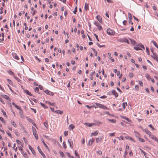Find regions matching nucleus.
Wrapping results in <instances>:
<instances>
[{
    "label": "nucleus",
    "mask_w": 158,
    "mask_h": 158,
    "mask_svg": "<svg viewBox=\"0 0 158 158\" xmlns=\"http://www.w3.org/2000/svg\"><path fill=\"white\" fill-rule=\"evenodd\" d=\"M107 33L109 35H114L115 33V31L110 29V28H108L106 31Z\"/></svg>",
    "instance_id": "1"
},
{
    "label": "nucleus",
    "mask_w": 158,
    "mask_h": 158,
    "mask_svg": "<svg viewBox=\"0 0 158 158\" xmlns=\"http://www.w3.org/2000/svg\"><path fill=\"white\" fill-rule=\"evenodd\" d=\"M95 104L97 106V107H99V108H102L104 109H108L105 106L101 104L100 103H95Z\"/></svg>",
    "instance_id": "2"
},
{
    "label": "nucleus",
    "mask_w": 158,
    "mask_h": 158,
    "mask_svg": "<svg viewBox=\"0 0 158 158\" xmlns=\"http://www.w3.org/2000/svg\"><path fill=\"white\" fill-rule=\"evenodd\" d=\"M128 18L129 19V20L128 21V23H129V24L131 23V25H132L133 24V23H132V16L131 14L130 13H128Z\"/></svg>",
    "instance_id": "3"
},
{
    "label": "nucleus",
    "mask_w": 158,
    "mask_h": 158,
    "mask_svg": "<svg viewBox=\"0 0 158 158\" xmlns=\"http://www.w3.org/2000/svg\"><path fill=\"white\" fill-rule=\"evenodd\" d=\"M37 149L39 152L40 153L41 155L44 158H46L45 155L44 154L43 152L41 151V149L39 147V146L37 147Z\"/></svg>",
    "instance_id": "4"
},
{
    "label": "nucleus",
    "mask_w": 158,
    "mask_h": 158,
    "mask_svg": "<svg viewBox=\"0 0 158 158\" xmlns=\"http://www.w3.org/2000/svg\"><path fill=\"white\" fill-rule=\"evenodd\" d=\"M94 24L96 25L98 27V29L99 30L102 29V28L101 26L100 25L99 23L98 22H95Z\"/></svg>",
    "instance_id": "5"
},
{
    "label": "nucleus",
    "mask_w": 158,
    "mask_h": 158,
    "mask_svg": "<svg viewBox=\"0 0 158 158\" xmlns=\"http://www.w3.org/2000/svg\"><path fill=\"white\" fill-rule=\"evenodd\" d=\"M44 92L47 94L50 95L51 96H53L54 94V93L50 91L48 89L45 90L44 91Z\"/></svg>",
    "instance_id": "6"
},
{
    "label": "nucleus",
    "mask_w": 158,
    "mask_h": 158,
    "mask_svg": "<svg viewBox=\"0 0 158 158\" xmlns=\"http://www.w3.org/2000/svg\"><path fill=\"white\" fill-rule=\"evenodd\" d=\"M12 56L13 57L17 60H19V57L15 53H12Z\"/></svg>",
    "instance_id": "7"
},
{
    "label": "nucleus",
    "mask_w": 158,
    "mask_h": 158,
    "mask_svg": "<svg viewBox=\"0 0 158 158\" xmlns=\"http://www.w3.org/2000/svg\"><path fill=\"white\" fill-rule=\"evenodd\" d=\"M95 139L94 138H92L91 139H90L88 142V145H91L93 143Z\"/></svg>",
    "instance_id": "8"
},
{
    "label": "nucleus",
    "mask_w": 158,
    "mask_h": 158,
    "mask_svg": "<svg viewBox=\"0 0 158 158\" xmlns=\"http://www.w3.org/2000/svg\"><path fill=\"white\" fill-rule=\"evenodd\" d=\"M28 147L29 149L31 150V151L32 152V154L34 155H35V152L33 148L30 146V145H29Z\"/></svg>",
    "instance_id": "9"
},
{
    "label": "nucleus",
    "mask_w": 158,
    "mask_h": 158,
    "mask_svg": "<svg viewBox=\"0 0 158 158\" xmlns=\"http://www.w3.org/2000/svg\"><path fill=\"white\" fill-rule=\"evenodd\" d=\"M1 96L3 98H5L6 99L8 100L9 101H10V98L8 96L4 94H1Z\"/></svg>",
    "instance_id": "10"
},
{
    "label": "nucleus",
    "mask_w": 158,
    "mask_h": 158,
    "mask_svg": "<svg viewBox=\"0 0 158 158\" xmlns=\"http://www.w3.org/2000/svg\"><path fill=\"white\" fill-rule=\"evenodd\" d=\"M112 94L115 96L116 98L118 96V94L115 90L112 91Z\"/></svg>",
    "instance_id": "11"
},
{
    "label": "nucleus",
    "mask_w": 158,
    "mask_h": 158,
    "mask_svg": "<svg viewBox=\"0 0 158 158\" xmlns=\"http://www.w3.org/2000/svg\"><path fill=\"white\" fill-rule=\"evenodd\" d=\"M98 133V131H96L94 132H92L91 134V136H96Z\"/></svg>",
    "instance_id": "12"
},
{
    "label": "nucleus",
    "mask_w": 158,
    "mask_h": 158,
    "mask_svg": "<svg viewBox=\"0 0 158 158\" xmlns=\"http://www.w3.org/2000/svg\"><path fill=\"white\" fill-rule=\"evenodd\" d=\"M96 18L100 23H102V19L100 15H98L97 16Z\"/></svg>",
    "instance_id": "13"
},
{
    "label": "nucleus",
    "mask_w": 158,
    "mask_h": 158,
    "mask_svg": "<svg viewBox=\"0 0 158 158\" xmlns=\"http://www.w3.org/2000/svg\"><path fill=\"white\" fill-rule=\"evenodd\" d=\"M126 38H123L119 39L118 40L121 42H125Z\"/></svg>",
    "instance_id": "14"
},
{
    "label": "nucleus",
    "mask_w": 158,
    "mask_h": 158,
    "mask_svg": "<svg viewBox=\"0 0 158 158\" xmlns=\"http://www.w3.org/2000/svg\"><path fill=\"white\" fill-rule=\"evenodd\" d=\"M24 92L27 94L29 95L30 96H32V94H31V92H29V91L27 89H24L23 90Z\"/></svg>",
    "instance_id": "15"
},
{
    "label": "nucleus",
    "mask_w": 158,
    "mask_h": 158,
    "mask_svg": "<svg viewBox=\"0 0 158 158\" xmlns=\"http://www.w3.org/2000/svg\"><path fill=\"white\" fill-rule=\"evenodd\" d=\"M136 46L142 48L143 49H145V48L144 46L141 44H137Z\"/></svg>",
    "instance_id": "16"
},
{
    "label": "nucleus",
    "mask_w": 158,
    "mask_h": 158,
    "mask_svg": "<svg viewBox=\"0 0 158 158\" xmlns=\"http://www.w3.org/2000/svg\"><path fill=\"white\" fill-rule=\"evenodd\" d=\"M55 112L57 114H63V112L62 111L57 110H56L55 111Z\"/></svg>",
    "instance_id": "17"
},
{
    "label": "nucleus",
    "mask_w": 158,
    "mask_h": 158,
    "mask_svg": "<svg viewBox=\"0 0 158 158\" xmlns=\"http://www.w3.org/2000/svg\"><path fill=\"white\" fill-rule=\"evenodd\" d=\"M108 120L112 123H115L116 122V120L114 119H108Z\"/></svg>",
    "instance_id": "18"
},
{
    "label": "nucleus",
    "mask_w": 158,
    "mask_h": 158,
    "mask_svg": "<svg viewBox=\"0 0 158 158\" xmlns=\"http://www.w3.org/2000/svg\"><path fill=\"white\" fill-rule=\"evenodd\" d=\"M85 124L86 126H88L89 127H91L94 124V123H85Z\"/></svg>",
    "instance_id": "19"
},
{
    "label": "nucleus",
    "mask_w": 158,
    "mask_h": 158,
    "mask_svg": "<svg viewBox=\"0 0 158 158\" xmlns=\"http://www.w3.org/2000/svg\"><path fill=\"white\" fill-rule=\"evenodd\" d=\"M130 40L131 41V43L132 44L134 45L135 44L136 42L134 40L132 39H130Z\"/></svg>",
    "instance_id": "20"
},
{
    "label": "nucleus",
    "mask_w": 158,
    "mask_h": 158,
    "mask_svg": "<svg viewBox=\"0 0 158 158\" xmlns=\"http://www.w3.org/2000/svg\"><path fill=\"white\" fill-rule=\"evenodd\" d=\"M75 126L73 124H70L69 126V129L72 130L74 128Z\"/></svg>",
    "instance_id": "21"
},
{
    "label": "nucleus",
    "mask_w": 158,
    "mask_h": 158,
    "mask_svg": "<svg viewBox=\"0 0 158 158\" xmlns=\"http://www.w3.org/2000/svg\"><path fill=\"white\" fill-rule=\"evenodd\" d=\"M152 43L157 48H158V45H157V43H156V42L154 41V40H152Z\"/></svg>",
    "instance_id": "22"
},
{
    "label": "nucleus",
    "mask_w": 158,
    "mask_h": 158,
    "mask_svg": "<svg viewBox=\"0 0 158 158\" xmlns=\"http://www.w3.org/2000/svg\"><path fill=\"white\" fill-rule=\"evenodd\" d=\"M151 56L155 60H156L157 59V58H158L157 56L156 55H154V53H153V55H151Z\"/></svg>",
    "instance_id": "23"
},
{
    "label": "nucleus",
    "mask_w": 158,
    "mask_h": 158,
    "mask_svg": "<svg viewBox=\"0 0 158 158\" xmlns=\"http://www.w3.org/2000/svg\"><path fill=\"white\" fill-rule=\"evenodd\" d=\"M85 9L86 10H87L89 9V6L88 4H87L86 2L85 3Z\"/></svg>",
    "instance_id": "24"
},
{
    "label": "nucleus",
    "mask_w": 158,
    "mask_h": 158,
    "mask_svg": "<svg viewBox=\"0 0 158 158\" xmlns=\"http://www.w3.org/2000/svg\"><path fill=\"white\" fill-rule=\"evenodd\" d=\"M40 104L41 106H43L44 109L48 108V107L45 105L44 104L40 102Z\"/></svg>",
    "instance_id": "25"
},
{
    "label": "nucleus",
    "mask_w": 158,
    "mask_h": 158,
    "mask_svg": "<svg viewBox=\"0 0 158 158\" xmlns=\"http://www.w3.org/2000/svg\"><path fill=\"white\" fill-rule=\"evenodd\" d=\"M48 121H46L44 123V126L46 127V128H48Z\"/></svg>",
    "instance_id": "26"
},
{
    "label": "nucleus",
    "mask_w": 158,
    "mask_h": 158,
    "mask_svg": "<svg viewBox=\"0 0 158 158\" xmlns=\"http://www.w3.org/2000/svg\"><path fill=\"white\" fill-rule=\"evenodd\" d=\"M145 132L148 135H149V136H151V132L148 129H145Z\"/></svg>",
    "instance_id": "27"
},
{
    "label": "nucleus",
    "mask_w": 158,
    "mask_h": 158,
    "mask_svg": "<svg viewBox=\"0 0 158 158\" xmlns=\"http://www.w3.org/2000/svg\"><path fill=\"white\" fill-rule=\"evenodd\" d=\"M145 77L148 80H150V79H151V77L148 74H146L145 75Z\"/></svg>",
    "instance_id": "28"
},
{
    "label": "nucleus",
    "mask_w": 158,
    "mask_h": 158,
    "mask_svg": "<svg viewBox=\"0 0 158 158\" xmlns=\"http://www.w3.org/2000/svg\"><path fill=\"white\" fill-rule=\"evenodd\" d=\"M102 123L100 121H97L96 122V123H94V124H95V125H99L100 124H101Z\"/></svg>",
    "instance_id": "29"
},
{
    "label": "nucleus",
    "mask_w": 158,
    "mask_h": 158,
    "mask_svg": "<svg viewBox=\"0 0 158 158\" xmlns=\"http://www.w3.org/2000/svg\"><path fill=\"white\" fill-rule=\"evenodd\" d=\"M150 136L152 139L155 140V141H156L158 139L156 136L154 135H151Z\"/></svg>",
    "instance_id": "30"
},
{
    "label": "nucleus",
    "mask_w": 158,
    "mask_h": 158,
    "mask_svg": "<svg viewBox=\"0 0 158 158\" xmlns=\"http://www.w3.org/2000/svg\"><path fill=\"white\" fill-rule=\"evenodd\" d=\"M7 81H8V82H9V83L11 85H12L13 84V83L12 81L10 80L9 79H7Z\"/></svg>",
    "instance_id": "31"
},
{
    "label": "nucleus",
    "mask_w": 158,
    "mask_h": 158,
    "mask_svg": "<svg viewBox=\"0 0 158 158\" xmlns=\"http://www.w3.org/2000/svg\"><path fill=\"white\" fill-rule=\"evenodd\" d=\"M97 45H98V47H99V48H101V47H105V45H100V44L98 43H97V44H96Z\"/></svg>",
    "instance_id": "32"
},
{
    "label": "nucleus",
    "mask_w": 158,
    "mask_h": 158,
    "mask_svg": "<svg viewBox=\"0 0 158 158\" xmlns=\"http://www.w3.org/2000/svg\"><path fill=\"white\" fill-rule=\"evenodd\" d=\"M11 125L12 126H13L14 127H16L17 125L15 123V122L13 121V122H12V121H11Z\"/></svg>",
    "instance_id": "33"
},
{
    "label": "nucleus",
    "mask_w": 158,
    "mask_h": 158,
    "mask_svg": "<svg viewBox=\"0 0 158 158\" xmlns=\"http://www.w3.org/2000/svg\"><path fill=\"white\" fill-rule=\"evenodd\" d=\"M32 130H33V134H35V133H36V130L35 128L33 127H32Z\"/></svg>",
    "instance_id": "34"
},
{
    "label": "nucleus",
    "mask_w": 158,
    "mask_h": 158,
    "mask_svg": "<svg viewBox=\"0 0 158 158\" xmlns=\"http://www.w3.org/2000/svg\"><path fill=\"white\" fill-rule=\"evenodd\" d=\"M125 104L127 106V104L126 102L125 103V102H123V108L124 109H125V108H126Z\"/></svg>",
    "instance_id": "35"
},
{
    "label": "nucleus",
    "mask_w": 158,
    "mask_h": 158,
    "mask_svg": "<svg viewBox=\"0 0 158 158\" xmlns=\"http://www.w3.org/2000/svg\"><path fill=\"white\" fill-rule=\"evenodd\" d=\"M8 73L10 75H14V73L11 70L7 71Z\"/></svg>",
    "instance_id": "36"
},
{
    "label": "nucleus",
    "mask_w": 158,
    "mask_h": 158,
    "mask_svg": "<svg viewBox=\"0 0 158 158\" xmlns=\"http://www.w3.org/2000/svg\"><path fill=\"white\" fill-rule=\"evenodd\" d=\"M42 142L44 144V145L45 146V147L47 149H49V148L47 145L44 142V141L43 140L42 141Z\"/></svg>",
    "instance_id": "37"
},
{
    "label": "nucleus",
    "mask_w": 158,
    "mask_h": 158,
    "mask_svg": "<svg viewBox=\"0 0 158 158\" xmlns=\"http://www.w3.org/2000/svg\"><path fill=\"white\" fill-rule=\"evenodd\" d=\"M102 140V138H96V141L97 143L98 142V141H100Z\"/></svg>",
    "instance_id": "38"
},
{
    "label": "nucleus",
    "mask_w": 158,
    "mask_h": 158,
    "mask_svg": "<svg viewBox=\"0 0 158 158\" xmlns=\"http://www.w3.org/2000/svg\"><path fill=\"white\" fill-rule=\"evenodd\" d=\"M134 48L136 50H141V48L137 46Z\"/></svg>",
    "instance_id": "39"
},
{
    "label": "nucleus",
    "mask_w": 158,
    "mask_h": 158,
    "mask_svg": "<svg viewBox=\"0 0 158 158\" xmlns=\"http://www.w3.org/2000/svg\"><path fill=\"white\" fill-rule=\"evenodd\" d=\"M34 91L35 92L38 93V92L39 91V88L38 87H36L34 90Z\"/></svg>",
    "instance_id": "40"
},
{
    "label": "nucleus",
    "mask_w": 158,
    "mask_h": 158,
    "mask_svg": "<svg viewBox=\"0 0 158 158\" xmlns=\"http://www.w3.org/2000/svg\"><path fill=\"white\" fill-rule=\"evenodd\" d=\"M94 35L95 36L96 38V39L99 42V39H98V35L96 34H94Z\"/></svg>",
    "instance_id": "41"
},
{
    "label": "nucleus",
    "mask_w": 158,
    "mask_h": 158,
    "mask_svg": "<svg viewBox=\"0 0 158 158\" xmlns=\"http://www.w3.org/2000/svg\"><path fill=\"white\" fill-rule=\"evenodd\" d=\"M33 135H34L36 139L37 140L38 139V135L36 134V133L34 134Z\"/></svg>",
    "instance_id": "42"
},
{
    "label": "nucleus",
    "mask_w": 158,
    "mask_h": 158,
    "mask_svg": "<svg viewBox=\"0 0 158 158\" xmlns=\"http://www.w3.org/2000/svg\"><path fill=\"white\" fill-rule=\"evenodd\" d=\"M33 135H34L36 139L37 140L38 139V135L36 134V133L34 134Z\"/></svg>",
    "instance_id": "43"
},
{
    "label": "nucleus",
    "mask_w": 158,
    "mask_h": 158,
    "mask_svg": "<svg viewBox=\"0 0 158 158\" xmlns=\"http://www.w3.org/2000/svg\"><path fill=\"white\" fill-rule=\"evenodd\" d=\"M77 11V6H76L74 10L73 11V13L74 14H76Z\"/></svg>",
    "instance_id": "44"
},
{
    "label": "nucleus",
    "mask_w": 158,
    "mask_h": 158,
    "mask_svg": "<svg viewBox=\"0 0 158 158\" xmlns=\"http://www.w3.org/2000/svg\"><path fill=\"white\" fill-rule=\"evenodd\" d=\"M133 74L132 73H129V76L131 78L133 77Z\"/></svg>",
    "instance_id": "45"
},
{
    "label": "nucleus",
    "mask_w": 158,
    "mask_h": 158,
    "mask_svg": "<svg viewBox=\"0 0 158 158\" xmlns=\"http://www.w3.org/2000/svg\"><path fill=\"white\" fill-rule=\"evenodd\" d=\"M139 140L140 142H145L144 140V139L141 138L139 137Z\"/></svg>",
    "instance_id": "46"
},
{
    "label": "nucleus",
    "mask_w": 158,
    "mask_h": 158,
    "mask_svg": "<svg viewBox=\"0 0 158 158\" xmlns=\"http://www.w3.org/2000/svg\"><path fill=\"white\" fill-rule=\"evenodd\" d=\"M148 126L151 127L152 130H155V129L152 126V124H150L148 125Z\"/></svg>",
    "instance_id": "47"
},
{
    "label": "nucleus",
    "mask_w": 158,
    "mask_h": 158,
    "mask_svg": "<svg viewBox=\"0 0 158 158\" xmlns=\"http://www.w3.org/2000/svg\"><path fill=\"white\" fill-rule=\"evenodd\" d=\"M19 114L21 115H22L23 114V111L22 110L21 108H20V109H19Z\"/></svg>",
    "instance_id": "48"
},
{
    "label": "nucleus",
    "mask_w": 158,
    "mask_h": 158,
    "mask_svg": "<svg viewBox=\"0 0 158 158\" xmlns=\"http://www.w3.org/2000/svg\"><path fill=\"white\" fill-rule=\"evenodd\" d=\"M74 153H75V154L76 156L79 157V154H78L76 150L75 151ZM78 158H79V157H78Z\"/></svg>",
    "instance_id": "49"
},
{
    "label": "nucleus",
    "mask_w": 158,
    "mask_h": 158,
    "mask_svg": "<svg viewBox=\"0 0 158 158\" xmlns=\"http://www.w3.org/2000/svg\"><path fill=\"white\" fill-rule=\"evenodd\" d=\"M146 52H147V53L149 55V49L147 47H146Z\"/></svg>",
    "instance_id": "50"
},
{
    "label": "nucleus",
    "mask_w": 158,
    "mask_h": 158,
    "mask_svg": "<svg viewBox=\"0 0 158 158\" xmlns=\"http://www.w3.org/2000/svg\"><path fill=\"white\" fill-rule=\"evenodd\" d=\"M98 154L100 155H101L102 154V152L101 151L99 150L96 152Z\"/></svg>",
    "instance_id": "51"
},
{
    "label": "nucleus",
    "mask_w": 158,
    "mask_h": 158,
    "mask_svg": "<svg viewBox=\"0 0 158 158\" xmlns=\"http://www.w3.org/2000/svg\"><path fill=\"white\" fill-rule=\"evenodd\" d=\"M14 78L16 79L18 82H19L21 80L18 77H15V76H14Z\"/></svg>",
    "instance_id": "52"
},
{
    "label": "nucleus",
    "mask_w": 158,
    "mask_h": 158,
    "mask_svg": "<svg viewBox=\"0 0 158 158\" xmlns=\"http://www.w3.org/2000/svg\"><path fill=\"white\" fill-rule=\"evenodd\" d=\"M64 135L65 136H66L68 135V131H65L64 133Z\"/></svg>",
    "instance_id": "53"
},
{
    "label": "nucleus",
    "mask_w": 158,
    "mask_h": 158,
    "mask_svg": "<svg viewBox=\"0 0 158 158\" xmlns=\"http://www.w3.org/2000/svg\"><path fill=\"white\" fill-rule=\"evenodd\" d=\"M7 133V134L11 138H12V136L11 134L10 133L9 131H7L6 132Z\"/></svg>",
    "instance_id": "54"
},
{
    "label": "nucleus",
    "mask_w": 158,
    "mask_h": 158,
    "mask_svg": "<svg viewBox=\"0 0 158 158\" xmlns=\"http://www.w3.org/2000/svg\"><path fill=\"white\" fill-rule=\"evenodd\" d=\"M135 89L137 90V91L139 90V85H136L135 86Z\"/></svg>",
    "instance_id": "55"
},
{
    "label": "nucleus",
    "mask_w": 158,
    "mask_h": 158,
    "mask_svg": "<svg viewBox=\"0 0 158 158\" xmlns=\"http://www.w3.org/2000/svg\"><path fill=\"white\" fill-rule=\"evenodd\" d=\"M63 147L64 149H66L67 148V146L65 143V142H64L63 143Z\"/></svg>",
    "instance_id": "56"
},
{
    "label": "nucleus",
    "mask_w": 158,
    "mask_h": 158,
    "mask_svg": "<svg viewBox=\"0 0 158 158\" xmlns=\"http://www.w3.org/2000/svg\"><path fill=\"white\" fill-rule=\"evenodd\" d=\"M0 101L3 104H5V102L2 99V98L0 97Z\"/></svg>",
    "instance_id": "57"
},
{
    "label": "nucleus",
    "mask_w": 158,
    "mask_h": 158,
    "mask_svg": "<svg viewBox=\"0 0 158 158\" xmlns=\"http://www.w3.org/2000/svg\"><path fill=\"white\" fill-rule=\"evenodd\" d=\"M2 112L3 113V114L4 116L6 115V113L4 111V110L3 109L1 110Z\"/></svg>",
    "instance_id": "58"
},
{
    "label": "nucleus",
    "mask_w": 158,
    "mask_h": 158,
    "mask_svg": "<svg viewBox=\"0 0 158 158\" xmlns=\"http://www.w3.org/2000/svg\"><path fill=\"white\" fill-rule=\"evenodd\" d=\"M16 141L17 144H20L21 143V142L18 139H16Z\"/></svg>",
    "instance_id": "59"
},
{
    "label": "nucleus",
    "mask_w": 158,
    "mask_h": 158,
    "mask_svg": "<svg viewBox=\"0 0 158 158\" xmlns=\"http://www.w3.org/2000/svg\"><path fill=\"white\" fill-rule=\"evenodd\" d=\"M60 154L61 157H63V156L64 155V154L63 152H60Z\"/></svg>",
    "instance_id": "60"
},
{
    "label": "nucleus",
    "mask_w": 158,
    "mask_h": 158,
    "mask_svg": "<svg viewBox=\"0 0 158 158\" xmlns=\"http://www.w3.org/2000/svg\"><path fill=\"white\" fill-rule=\"evenodd\" d=\"M45 102L46 103H47V104H49V105H50V104H51V102L49 101H46Z\"/></svg>",
    "instance_id": "61"
},
{
    "label": "nucleus",
    "mask_w": 158,
    "mask_h": 158,
    "mask_svg": "<svg viewBox=\"0 0 158 158\" xmlns=\"http://www.w3.org/2000/svg\"><path fill=\"white\" fill-rule=\"evenodd\" d=\"M69 146L70 148H72L73 147V142H72V143H71L69 144Z\"/></svg>",
    "instance_id": "62"
},
{
    "label": "nucleus",
    "mask_w": 158,
    "mask_h": 158,
    "mask_svg": "<svg viewBox=\"0 0 158 158\" xmlns=\"http://www.w3.org/2000/svg\"><path fill=\"white\" fill-rule=\"evenodd\" d=\"M127 21L126 20H124L123 22V23L124 25H126L127 23Z\"/></svg>",
    "instance_id": "63"
},
{
    "label": "nucleus",
    "mask_w": 158,
    "mask_h": 158,
    "mask_svg": "<svg viewBox=\"0 0 158 158\" xmlns=\"http://www.w3.org/2000/svg\"><path fill=\"white\" fill-rule=\"evenodd\" d=\"M139 84L140 85H141V86H143V82L141 81H139Z\"/></svg>",
    "instance_id": "64"
}]
</instances>
